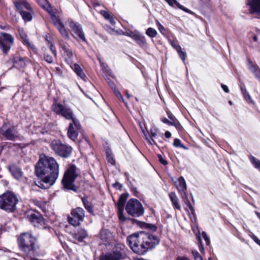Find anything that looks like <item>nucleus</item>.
Instances as JSON below:
<instances>
[{"label":"nucleus","mask_w":260,"mask_h":260,"mask_svg":"<svg viewBox=\"0 0 260 260\" xmlns=\"http://www.w3.org/2000/svg\"><path fill=\"white\" fill-rule=\"evenodd\" d=\"M36 173L40 179L36 184L40 188L48 189L58 177L59 165L53 157H41L36 166Z\"/></svg>","instance_id":"obj_1"},{"label":"nucleus","mask_w":260,"mask_h":260,"mask_svg":"<svg viewBox=\"0 0 260 260\" xmlns=\"http://www.w3.org/2000/svg\"><path fill=\"white\" fill-rule=\"evenodd\" d=\"M127 242L135 253L143 254L158 245L159 239L155 236L142 231L127 237Z\"/></svg>","instance_id":"obj_2"},{"label":"nucleus","mask_w":260,"mask_h":260,"mask_svg":"<svg viewBox=\"0 0 260 260\" xmlns=\"http://www.w3.org/2000/svg\"><path fill=\"white\" fill-rule=\"evenodd\" d=\"M21 249L30 257L34 256L37 252L38 245L36 239L29 233H23L18 239Z\"/></svg>","instance_id":"obj_3"},{"label":"nucleus","mask_w":260,"mask_h":260,"mask_svg":"<svg viewBox=\"0 0 260 260\" xmlns=\"http://www.w3.org/2000/svg\"><path fill=\"white\" fill-rule=\"evenodd\" d=\"M18 203L17 196L12 191H7L0 196V209L7 212H13Z\"/></svg>","instance_id":"obj_4"},{"label":"nucleus","mask_w":260,"mask_h":260,"mask_svg":"<svg viewBox=\"0 0 260 260\" xmlns=\"http://www.w3.org/2000/svg\"><path fill=\"white\" fill-rule=\"evenodd\" d=\"M78 174L76 173V166L74 165L71 166L65 172L62 179L63 187L68 190L77 191L78 187L74 184V182Z\"/></svg>","instance_id":"obj_5"},{"label":"nucleus","mask_w":260,"mask_h":260,"mask_svg":"<svg viewBox=\"0 0 260 260\" xmlns=\"http://www.w3.org/2000/svg\"><path fill=\"white\" fill-rule=\"evenodd\" d=\"M52 110L56 114L60 115L66 119L72 120L74 125L77 127L76 122L74 118V114L73 111L69 106L66 104L54 103L52 106Z\"/></svg>","instance_id":"obj_6"},{"label":"nucleus","mask_w":260,"mask_h":260,"mask_svg":"<svg viewBox=\"0 0 260 260\" xmlns=\"http://www.w3.org/2000/svg\"><path fill=\"white\" fill-rule=\"evenodd\" d=\"M50 146L56 154L64 158L69 157L72 150L71 147L62 143L59 140L52 141Z\"/></svg>","instance_id":"obj_7"},{"label":"nucleus","mask_w":260,"mask_h":260,"mask_svg":"<svg viewBox=\"0 0 260 260\" xmlns=\"http://www.w3.org/2000/svg\"><path fill=\"white\" fill-rule=\"evenodd\" d=\"M16 7L20 11V14L25 21L32 19V10L30 5L25 0H19L15 2Z\"/></svg>","instance_id":"obj_8"},{"label":"nucleus","mask_w":260,"mask_h":260,"mask_svg":"<svg viewBox=\"0 0 260 260\" xmlns=\"http://www.w3.org/2000/svg\"><path fill=\"white\" fill-rule=\"evenodd\" d=\"M126 211L133 216L139 217L144 213V209L141 203L136 199L130 200L126 204Z\"/></svg>","instance_id":"obj_9"},{"label":"nucleus","mask_w":260,"mask_h":260,"mask_svg":"<svg viewBox=\"0 0 260 260\" xmlns=\"http://www.w3.org/2000/svg\"><path fill=\"white\" fill-rule=\"evenodd\" d=\"M13 43L14 38L11 35L5 32L1 33L0 49L4 53H7Z\"/></svg>","instance_id":"obj_10"},{"label":"nucleus","mask_w":260,"mask_h":260,"mask_svg":"<svg viewBox=\"0 0 260 260\" xmlns=\"http://www.w3.org/2000/svg\"><path fill=\"white\" fill-rule=\"evenodd\" d=\"M1 134L7 140L14 141L19 137V134L14 126L6 128L5 126L0 128Z\"/></svg>","instance_id":"obj_11"},{"label":"nucleus","mask_w":260,"mask_h":260,"mask_svg":"<svg viewBox=\"0 0 260 260\" xmlns=\"http://www.w3.org/2000/svg\"><path fill=\"white\" fill-rule=\"evenodd\" d=\"M122 258H123V252L120 247L102 255L100 260H121Z\"/></svg>","instance_id":"obj_12"},{"label":"nucleus","mask_w":260,"mask_h":260,"mask_svg":"<svg viewBox=\"0 0 260 260\" xmlns=\"http://www.w3.org/2000/svg\"><path fill=\"white\" fill-rule=\"evenodd\" d=\"M81 208L77 207L72 210L71 215L68 217L69 222L74 226L80 224L81 220Z\"/></svg>","instance_id":"obj_13"},{"label":"nucleus","mask_w":260,"mask_h":260,"mask_svg":"<svg viewBox=\"0 0 260 260\" xmlns=\"http://www.w3.org/2000/svg\"><path fill=\"white\" fill-rule=\"evenodd\" d=\"M26 218L35 226H38L44 223L42 216L38 212L29 211L27 213Z\"/></svg>","instance_id":"obj_14"},{"label":"nucleus","mask_w":260,"mask_h":260,"mask_svg":"<svg viewBox=\"0 0 260 260\" xmlns=\"http://www.w3.org/2000/svg\"><path fill=\"white\" fill-rule=\"evenodd\" d=\"M52 23L59 31L61 35L65 39L69 38V34L64 27V25L61 22L60 19L55 15L51 17Z\"/></svg>","instance_id":"obj_15"},{"label":"nucleus","mask_w":260,"mask_h":260,"mask_svg":"<svg viewBox=\"0 0 260 260\" xmlns=\"http://www.w3.org/2000/svg\"><path fill=\"white\" fill-rule=\"evenodd\" d=\"M60 53L62 56L67 63H70L73 57L72 51L70 46L65 43H60Z\"/></svg>","instance_id":"obj_16"},{"label":"nucleus","mask_w":260,"mask_h":260,"mask_svg":"<svg viewBox=\"0 0 260 260\" xmlns=\"http://www.w3.org/2000/svg\"><path fill=\"white\" fill-rule=\"evenodd\" d=\"M69 25L72 35L76 39H81V30L79 23L74 21L73 20H68Z\"/></svg>","instance_id":"obj_17"},{"label":"nucleus","mask_w":260,"mask_h":260,"mask_svg":"<svg viewBox=\"0 0 260 260\" xmlns=\"http://www.w3.org/2000/svg\"><path fill=\"white\" fill-rule=\"evenodd\" d=\"M246 5L251 14H260V0H247Z\"/></svg>","instance_id":"obj_18"},{"label":"nucleus","mask_w":260,"mask_h":260,"mask_svg":"<svg viewBox=\"0 0 260 260\" xmlns=\"http://www.w3.org/2000/svg\"><path fill=\"white\" fill-rule=\"evenodd\" d=\"M127 196L125 194H122L118 200L117 203V206L118 209V217L120 220L124 221L125 220V218L123 215V207L125 204V202L126 200Z\"/></svg>","instance_id":"obj_19"},{"label":"nucleus","mask_w":260,"mask_h":260,"mask_svg":"<svg viewBox=\"0 0 260 260\" xmlns=\"http://www.w3.org/2000/svg\"><path fill=\"white\" fill-rule=\"evenodd\" d=\"M183 201L184 203L185 204L186 206V210L188 213V214L190 215V219L193 221H196V217H195V214H194V210L193 207L191 205V203L190 201H189L188 199L187 198V195L185 194L184 196H183L182 197Z\"/></svg>","instance_id":"obj_20"},{"label":"nucleus","mask_w":260,"mask_h":260,"mask_svg":"<svg viewBox=\"0 0 260 260\" xmlns=\"http://www.w3.org/2000/svg\"><path fill=\"white\" fill-rule=\"evenodd\" d=\"M183 201L184 203L185 204L186 206V210L188 213V214L190 215V219L193 221H196V217H195V214H194V210L193 207L191 205V203L190 201H189L188 199L187 198V195L185 194L184 196H183L182 197Z\"/></svg>","instance_id":"obj_21"},{"label":"nucleus","mask_w":260,"mask_h":260,"mask_svg":"<svg viewBox=\"0 0 260 260\" xmlns=\"http://www.w3.org/2000/svg\"><path fill=\"white\" fill-rule=\"evenodd\" d=\"M100 235L104 244L107 245L111 243L112 240V235L109 231L103 230L100 232Z\"/></svg>","instance_id":"obj_22"},{"label":"nucleus","mask_w":260,"mask_h":260,"mask_svg":"<svg viewBox=\"0 0 260 260\" xmlns=\"http://www.w3.org/2000/svg\"><path fill=\"white\" fill-rule=\"evenodd\" d=\"M9 169L11 172L13 177L19 180L21 178L23 175V173L20 168L16 166L15 165H12L9 167Z\"/></svg>","instance_id":"obj_23"},{"label":"nucleus","mask_w":260,"mask_h":260,"mask_svg":"<svg viewBox=\"0 0 260 260\" xmlns=\"http://www.w3.org/2000/svg\"><path fill=\"white\" fill-rule=\"evenodd\" d=\"M177 189L181 197L186 194L187 190L186 184L185 180L183 177H180L178 178V184L177 185Z\"/></svg>","instance_id":"obj_24"},{"label":"nucleus","mask_w":260,"mask_h":260,"mask_svg":"<svg viewBox=\"0 0 260 260\" xmlns=\"http://www.w3.org/2000/svg\"><path fill=\"white\" fill-rule=\"evenodd\" d=\"M38 4L46 10L51 16L55 15L52 7L47 0H37Z\"/></svg>","instance_id":"obj_25"},{"label":"nucleus","mask_w":260,"mask_h":260,"mask_svg":"<svg viewBox=\"0 0 260 260\" xmlns=\"http://www.w3.org/2000/svg\"><path fill=\"white\" fill-rule=\"evenodd\" d=\"M133 39L135 40L139 45L142 46L146 44L145 37L141 35L139 31H136L135 35L133 36Z\"/></svg>","instance_id":"obj_26"},{"label":"nucleus","mask_w":260,"mask_h":260,"mask_svg":"<svg viewBox=\"0 0 260 260\" xmlns=\"http://www.w3.org/2000/svg\"><path fill=\"white\" fill-rule=\"evenodd\" d=\"M150 138H153L154 140L156 139L158 140V142L162 143V141L159 138L162 139V135L159 133V130L155 128H151L150 129Z\"/></svg>","instance_id":"obj_27"},{"label":"nucleus","mask_w":260,"mask_h":260,"mask_svg":"<svg viewBox=\"0 0 260 260\" xmlns=\"http://www.w3.org/2000/svg\"><path fill=\"white\" fill-rule=\"evenodd\" d=\"M14 66L18 69L24 68L25 66L24 58L20 57H15L14 59Z\"/></svg>","instance_id":"obj_28"},{"label":"nucleus","mask_w":260,"mask_h":260,"mask_svg":"<svg viewBox=\"0 0 260 260\" xmlns=\"http://www.w3.org/2000/svg\"><path fill=\"white\" fill-rule=\"evenodd\" d=\"M169 197L174 207L176 209L180 210L181 206L179 203L178 199L177 197L176 194L174 192H171L169 194Z\"/></svg>","instance_id":"obj_29"},{"label":"nucleus","mask_w":260,"mask_h":260,"mask_svg":"<svg viewBox=\"0 0 260 260\" xmlns=\"http://www.w3.org/2000/svg\"><path fill=\"white\" fill-rule=\"evenodd\" d=\"M73 124L74 123H71L69 125L68 135L69 137L73 141H75L77 137V133L74 130Z\"/></svg>","instance_id":"obj_30"},{"label":"nucleus","mask_w":260,"mask_h":260,"mask_svg":"<svg viewBox=\"0 0 260 260\" xmlns=\"http://www.w3.org/2000/svg\"><path fill=\"white\" fill-rule=\"evenodd\" d=\"M142 131L143 134V135L145 137V139L146 140L147 142L151 145H157V143L155 140H154L152 138H150V135L148 132L145 131L144 129L141 127Z\"/></svg>","instance_id":"obj_31"},{"label":"nucleus","mask_w":260,"mask_h":260,"mask_svg":"<svg viewBox=\"0 0 260 260\" xmlns=\"http://www.w3.org/2000/svg\"><path fill=\"white\" fill-rule=\"evenodd\" d=\"M71 67V68L74 71V72L79 76H81V69L80 66L76 63H74L72 60L71 61L70 63H68Z\"/></svg>","instance_id":"obj_32"},{"label":"nucleus","mask_w":260,"mask_h":260,"mask_svg":"<svg viewBox=\"0 0 260 260\" xmlns=\"http://www.w3.org/2000/svg\"><path fill=\"white\" fill-rule=\"evenodd\" d=\"M172 44L174 48H175L177 50L180 57L181 58L183 61L184 62L186 56V53L182 51L181 47L179 45H174L173 44Z\"/></svg>","instance_id":"obj_33"},{"label":"nucleus","mask_w":260,"mask_h":260,"mask_svg":"<svg viewBox=\"0 0 260 260\" xmlns=\"http://www.w3.org/2000/svg\"><path fill=\"white\" fill-rule=\"evenodd\" d=\"M241 91L242 92V94L243 95V96L244 99L247 101V102L249 103H251L254 104V102L252 101V100L251 98L250 95L247 92L246 88L245 87H241Z\"/></svg>","instance_id":"obj_34"},{"label":"nucleus","mask_w":260,"mask_h":260,"mask_svg":"<svg viewBox=\"0 0 260 260\" xmlns=\"http://www.w3.org/2000/svg\"><path fill=\"white\" fill-rule=\"evenodd\" d=\"M82 202L84 205L85 209L90 213H93V205L92 203L86 200L82 199Z\"/></svg>","instance_id":"obj_35"},{"label":"nucleus","mask_w":260,"mask_h":260,"mask_svg":"<svg viewBox=\"0 0 260 260\" xmlns=\"http://www.w3.org/2000/svg\"><path fill=\"white\" fill-rule=\"evenodd\" d=\"M250 159L254 167L260 171V160L253 156L250 157Z\"/></svg>","instance_id":"obj_36"},{"label":"nucleus","mask_w":260,"mask_h":260,"mask_svg":"<svg viewBox=\"0 0 260 260\" xmlns=\"http://www.w3.org/2000/svg\"><path fill=\"white\" fill-rule=\"evenodd\" d=\"M146 34L151 38H154L157 35V31L154 28L149 27L147 29Z\"/></svg>","instance_id":"obj_37"},{"label":"nucleus","mask_w":260,"mask_h":260,"mask_svg":"<svg viewBox=\"0 0 260 260\" xmlns=\"http://www.w3.org/2000/svg\"><path fill=\"white\" fill-rule=\"evenodd\" d=\"M107 160L108 162L110 163L111 165H114L115 163V161L113 157V155L110 154L109 152L107 153Z\"/></svg>","instance_id":"obj_38"},{"label":"nucleus","mask_w":260,"mask_h":260,"mask_svg":"<svg viewBox=\"0 0 260 260\" xmlns=\"http://www.w3.org/2000/svg\"><path fill=\"white\" fill-rule=\"evenodd\" d=\"M192 253L195 260H203L202 256L197 251L193 250Z\"/></svg>","instance_id":"obj_39"},{"label":"nucleus","mask_w":260,"mask_h":260,"mask_svg":"<svg viewBox=\"0 0 260 260\" xmlns=\"http://www.w3.org/2000/svg\"><path fill=\"white\" fill-rule=\"evenodd\" d=\"M157 25L158 27V29L159 31L163 35H165L166 33V29L165 27L160 23L159 21H157L156 22Z\"/></svg>","instance_id":"obj_40"},{"label":"nucleus","mask_w":260,"mask_h":260,"mask_svg":"<svg viewBox=\"0 0 260 260\" xmlns=\"http://www.w3.org/2000/svg\"><path fill=\"white\" fill-rule=\"evenodd\" d=\"M173 145L175 147H181L184 148V146L183 145H182L181 141L178 139H175L174 140Z\"/></svg>","instance_id":"obj_41"},{"label":"nucleus","mask_w":260,"mask_h":260,"mask_svg":"<svg viewBox=\"0 0 260 260\" xmlns=\"http://www.w3.org/2000/svg\"><path fill=\"white\" fill-rule=\"evenodd\" d=\"M167 115H168L169 118L170 119V121L171 122V124L172 123H173V122H175L177 120V119L175 118V117L173 115V114L172 113H171V112H168Z\"/></svg>","instance_id":"obj_42"},{"label":"nucleus","mask_w":260,"mask_h":260,"mask_svg":"<svg viewBox=\"0 0 260 260\" xmlns=\"http://www.w3.org/2000/svg\"><path fill=\"white\" fill-rule=\"evenodd\" d=\"M44 59L46 62L49 63H51L53 62L52 57L48 54H45L44 56Z\"/></svg>","instance_id":"obj_43"},{"label":"nucleus","mask_w":260,"mask_h":260,"mask_svg":"<svg viewBox=\"0 0 260 260\" xmlns=\"http://www.w3.org/2000/svg\"><path fill=\"white\" fill-rule=\"evenodd\" d=\"M100 13L107 20L112 16L108 12L105 10H101Z\"/></svg>","instance_id":"obj_44"},{"label":"nucleus","mask_w":260,"mask_h":260,"mask_svg":"<svg viewBox=\"0 0 260 260\" xmlns=\"http://www.w3.org/2000/svg\"><path fill=\"white\" fill-rule=\"evenodd\" d=\"M49 47L52 52V53L53 54L54 56H56L57 55V52L56 50V48L53 46V45L52 43H48Z\"/></svg>","instance_id":"obj_45"},{"label":"nucleus","mask_w":260,"mask_h":260,"mask_svg":"<svg viewBox=\"0 0 260 260\" xmlns=\"http://www.w3.org/2000/svg\"><path fill=\"white\" fill-rule=\"evenodd\" d=\"M171 125H174L178 131H181L182 127L178 120L173 122Z\"/></svg>","instance_id":"obj_46"},{"label":"nucleus","mask_w":260,"mask_h":260,"mask_svg":"<svg viewBox=\"0 0 260 260\" xmlns=\"http://www.w3.org/2000/svg\"><path fill=\"white\" fill-rule=\"evenodd\" d=\"M202 237L206 241V244L207 245H209L210 244V239L209 237H208V235H207L206 233L205 232H202Z\"/></svg>","instance_id":"obj_47"},{"label":"nucleus","mask_w":260,"mask_h":260,"mask_svg":"<svg viewBox=\"0 0 260 260\" xmlns=\"http://www.w3.org/2000/svg\"><path fill=\"white\" fill-rule=\"evenodd\" d=\"M157 157L158 158L159 162L163 165H167L168 164L167 160L163 158L160 154H158Z\"/></svg>","instance_id":"obj_48"},{"label":"nucleus","mask_w":260,"mask_h":260,"mask_svg":"<svg viewBox=\"0 0 260 260\" xmlns=\"http://www.w3.org/2000/svg\"><path fill=\"white\" fill-rule=\"evenodd\" d=\"M165 1L172 7H173L174 5L176 6L179 5V4L176 0H165Z\"/></svg>","instance_id":"obj_49"},{"label":"nucleus","mask_w":260,"mask_h":260,"mask_svg":"<svg viewBox=\"0 0 260 260\" xmlns=\"http://www.w3.org/2000/svg\"><path fill=\"white\" fill-rule=\"evenodd\" d=\"M114 93L116 96L119 99V100L123 102H124V99L121 94L120 92L116 89L114 90Z\"/></svg>","instance_id":"obj_50"},{"label":"nucleus","mask_w":260,"mask_h":260,"mask_svg":"<svg viewBox=\"0 0 260 260\" xmlns=\"http://www.w3.org/2000/svg\"><path fill=\"white\" fill-rule=\"evenodd\" d=\"M177 7H178L179 8L183 10L185 12H186L189 13H191V12L189 10H188V9H187V8L184 7L183 6L180 5V4H179V5L177 6Z\"/></svg>","instance_id":"obj_51"},{"label":"nucleus","mask_w":260,"mask_h":260,"mask_svg":"<svg viewBox=\"0 0 260 260\" xmlns=\"http://www.w3.org/2000/svg\"><path fill=\"white\" fill-rule=\"evenodd\" d=\"M136 33V31H129V32H126L124 34L126 36H129L132 39L133 38V36L135 35V34Z\"/></svg>","instance_id":"obj_52"},{"label":"nucleus","mask_w":260,"mask_h":260,"mask_svg":"<svg viewBox=\"0 0 260 260\" xmlns=\"http://www.w3.org/2000/svg\"><path fill=\"white\" fill-rule=\"evenodd\" d=\"M221 88H222V89L226 92V93H228L229 92V88L228 87L224 85V84H222L221 85Z\"/></svg>","instance_id":"obj_53"},{"label":"nucleus","mask_w":260,"mask_h":260,"mask_svg":"<svg viewBox=\"0 0 260 260\" xmlns=\"http://www.w3.org/2000/svg\"><path fill=\"white\" fill-rule=\"evenodd\" d=\"M161 120L164 123H166V124H167L169 125H171V122H170V120H168L166 118H162Z\"/></svg>","instance_id":"obj_54"},{"label":"nucleus","mask_w":260,"mask_h":260,"mask_svg":"<svg viewBox=\"0 0 260 260\" xmlns=\"http://www.w3.org/2000/svg\"><path fill=\"white\" fill-rule=\"evenodd\" d=\"M259 36L260 35V32H258V34L257 35H253L252 37V39L254 41V42H257V40H258V36Z\"/></svg>","instance_id":"obj_55"},{"label":"nucleus","mask_w":260,"mask_h":260,"mask_svg":"<svg viewBox=\"0 0 260 260\" xmlns=\"http://www.w3.org/2000/svg\"><path fill=\"white\" fill-rule=\"evenodd\" d=\"M251 237L256 243H257L259 241V240L253 234L251 236Z\"/></svg>","instance_id":"obj_56"},{"label":"nucleus","mask_w":260,"mask_h":260,"mask_svg":"<svg viewBox=\"0 0 260 260\" xmlns=\"http://www.w3.org/2000/svg\"><path fill=\"white\" fill-rule=\"evenodd\" d=\"M10 27L7 25H0V28L3 30H8Z\"/></svg>","instance_id":"obj_57"},{"label":"nucleus","mask_w":260,"mask_h":260,"mask_svg":"<svg viewBox=\"0 0 260 260\" xmlns=\"http://www.w3.org/2000/svg\"><path fill=\"white\" fill-rule=\"evenodd\" d=\"M199 240L200 242V246L199 247V249H200V250L201 252H203L204 251V247H203V244L201 242V238L200 237H199Z\"/></svg>","instance_id":"obj_58"},{"label":"nucleus","mask_w":260,"mask_h":260,"mask_svg":"<svg viewBox=\"0 0 260 260\" xmlns=\"http://www.w3.org/2000/svg\"><path fill=\"white\" fill-rule=\"evenodd\" d=\"M108 20H109V21H110V23H111V24H112V25L115 24V20H114V19H113V17H112V16H111V17H110V18H109Z\"/></svg>","instance_id":"obj_59"},{"label":"nucleus","mask_w":260,"mask_h":260,"mask_svg":"<svg viewBox=\"0 0 260 260\" xmlns=\"http://www.w3.org/2000/svg\"><path fill=\"white\" fill-rule=\"evenodd\" d=\"M23 43L28 46H30V43L29 42L28 39L26 38L23 39Z\"/></svg>","instance_id":"obj_60"},{"label":"nucleus","mask_w":260,"mask_h":260,"mask_svg":"<svg viewBox=\"0 0 260 260\" xmlns=\"http://www.w3.org/2000/svg\"><path fill=\"white\" fill-rule=\"evenodd\" d=\"M176 260H189L187 257L184 256H178Z\"/></svg>","instance_id":"obj_61"},{"label":"nucleus","mask_w":260,"mask_h":260,"mask_svg":"<svg viewBox=\"0 0 260 260\" xmlns=\"http://www.w3.org/2000/svg\"><path fill=\"white\" fill-rule=\"evenodd\" d=\"M165 137L167 138H169L171 137V134L170 132L169 131H167L165 132Z\"/></svg>","instance_id":"obj_62"},{"label":"nucleus","mask_w":260,"mask_h":260,"mask_svg":"<svg viewBox=\"0 0 260 260\" xmlns=\"http://www.w3.org/2000/svg\"><path fill=\"white\" fill-rule=\"evenodd\" d=\"M88 234H87L86 231H83L82 230V239L86 238L87 237Z\"/></svg>","instance_id":"obj_63"},{"label":"nucleus","mask_w":260,"mask_h":260,"mask_svg":"<svg viewBox=\"0 0 260 260\" xmlns=\"http://www.w3.org/2000/svg\"><path fill=\"white\" fill-rule=\"evenodd\" d=\"M113 186H114V187H117V186L119 187V188H121L122 187V185H121V184H120V183H115L113 184Z\"/></svg>","instance_id":"obj_64"}]
</instances>
